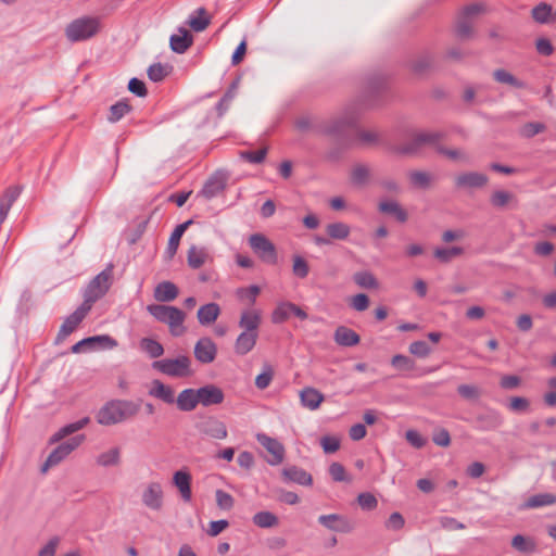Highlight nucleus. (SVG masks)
I'll return each instance as SVG.
<instances>
[{"mask_svg":"<svg viewBox=\"0 0 556 556\" xmlns=\"http://www.w3.org/2000/svg\"><path fill=\"white\" fill-rule=\"evenodd\" d=\"M504 424L502 414L491 407L478 413L472 420L473 428L478 431L488 432L500 429Z\"/></svg>","mask_w":556,"mask_h":556,"instance_id":"10","label":"nucleus"},{"mask_svg":"<svg viewBox=\"0 0 556 556\" xmlns=\"http://www.w3.org/2000/svg\"><path fill=\"white\" fill-rule=\"evenodd\" d=\"M488 181V176L478 172H465L454 178L455 187L460 190L483 188Z\"/></svg>","mask_w":556,"mask_h":556,"instance_id":"14","label":"nucleus"},{"mask_svg":"<svg viewBox=\"0 0 556 556\" xmlns=\"http://www.w3.org/2000/svg\"><path fill=\"white\" fill-rule=\"evenodd\" d=\"M220 314V307L217 303L211 302L200 306L198 309V320L202 326H208L213 324Z\"/></svg>","mask_w":556,"mask_h":556,"instance_id":"29","label":"nucleus"},{"mask_svg":"<svg viewBox=\"0 0 556 556\" xmlns=\"http://www.w3.org/2000/svg\"><path fill=\"white\" fill-rule=\"evenodd\" d=\"M283 481L309 486L313 484L312 475L298 466L285 467L281 470Z\"/></svg>","mask_w":556,"mask_h":556,"instance_id":"22","label":"nucleus"},{"mask_svg":"<svg viewBox=\"0 0 556 556\" xmlns=\"http://www.w3.org/2000/svg\"><path fill=\"white\" fill-rule=\"evenodd\" d=\"M178 295V288L170 281L160 282L154 289V298L159 302L174 301Z\"/></svg>","mask_w":556,"mask_h":556,"instance_id":"34","label":"nucleus"},{"mask_svg":"<svg viewBox=\"0 0 556 556\" xmlns=\"http://www.w3.org/2000/svg\"><path fill=\"white\" fill-rule=\"evenodd\" d=\"M253 522L260 528H273L278 525V518L270 511H258L253 516Z\"/></svg>","mask_w":556,"mask_h":556,"instance_id":"49","label":"nucleus"},{"mask_svg":"<svg viewBox=\"0 0 556 556\" xmlns=\"http://www.w3.org/2000/svg\"><path fill=\"white\" fill-rule=\"evenodd\" d=\"M85 440L84 434L75 435L67 441L60 443L47 457L41 467V471L46 472L49 468L59 465L63 462L73 451H75Z\"/></svg>","mask_w":556,"mask_h":556,"instance_id":"9","label":"nucleus"},{"mask_svg":"<svg viewBox=\"0 0 556 556\" xmlns=\"http://www.w3.org/2000/svg\"><path fill=\"white\" fill-rule=\"evenodd\" d=\"M249 245L262 262L269 265L277 264L278 256L276 247L265 235H251Z\"/></svg>","mask_w":556,"mask_h":556,"instance_id":"8","label":"nucleus"},{"mask_svg":"<svg viewBox=\"0 0 556 556\" xmlns=\"http://www.w3.org/2000/svg\"><path fill=\"white\" fill-rule=\"evenodd\" d=\"M493 78L500 84L509 85L514 88L523 89L527 87L525 81L518 79L511 73L503 68L495 70L493 72Z\"/></svg>","mask_w":556,"mask_h":556,"instance_id":"39","label":"nucleus"},{"mask_svg":"<svg viewBox=\"0 0 556 556\" xmlns=\"http://www.w3.org/2000/svg\"><path fill=\"white\" fill-rule=\"evenodd\" d=\"M455 33L459 39H469L473 36L472 23L469 17L460 15L455 25Z\"/></svg>","mask_w":556,"mask_h":556,"instance_id":"48","label":"nucleus"},{"mask_svg":"<svg viewBox=\"0 0 556 556\" xmlns=\"http://www.w3.org/2000/svg\"><path fill=\"white\" fill-rule=\"evenodd\" d=\"M147 311L157 321L167 325L172 336L180 337L185 333L186 314L180 308L164 304H150L147 306Z\"/></svg>","mask_w":556,"mask_h":556,"instance_id":"3","label":"nucleus"},{"mask_svg":"<svg viewBox=\"0 0 556 556\" xmlns=\"http://www.w3.org/2000/svg\"><path fill=\"white\" fill-rule=\"evenodd\" d=\"M140 348L152 358H157L164 354L163 345L154 339L143 338L140 340Z\"/></svg>","mask_w":556,"mask_h":556,"instance_id":"47","label":"nucleus"},{"mask_svg":"<svg viewBox=\"0 0 556 556\" xmlns=\"http://www.w3.org/2000/svg\"><path fill=\"white\" fill-rule=\"evenodd\" d=\"M408 177L414 187L422 189L428 188L431 181V175L421 170H412Z\"/></svg>","mask_w":556,"mask_h":556,"instance_id":"54","label":"nucleus"},{"mask_svg":"<svg viewBox=\"0 0 556 556\" xmlns=\"http://www.w3.org/2000/svg\"><path fill=\"white\" fill-rule=\"evenodd\" d=\"M216 354L217 346L211 338H201L194 345V356L200 363H212L215 359Z\"/></svg>","mask_w":556,"mask_h":556,"instance_id":"20","label":"nucleus"},{"mask_svg":"<svg viewBox=\"0 0 556 556\" xmlns=\"http://www.w3.org/2000/svg\"><path fill=\"white\" fill-rule=\"evenodd\" d=\"M267 154V148L257 151H241L240 157L252 164H261L264 162Z\"/></svg>","mask_w":556,"mask_h":556,"instance_id":"57","label":"nucleus"},{"mask_svg":"<svg viewBox=\"0 0 556 556\" xmlns=\"http://www.w3.org/2000/svg\"><path fill=\"white\" fill-rule=\"evenodd\" d=\"M444 135L441 131H415L407 141L394 146L391 150L394 153L402 155H415L419 153L425 147H434L443 139Z\"/></svg>","mask_w":556,"mask_h":556,"instance_id":"5","label":"nucleus"},{"mask_svg":"<svg viewBox=\"0 0 556 556\" xmlns=\"http://www.w3.org/2000/svg\"><path fill=\"white\" fill-rule=\"evenodd\" d=\"M260 325L261 313L257 309H247L242 312L239 327L242 328L243 331L257 332Z\"/></svg>","mask_w":556,"mask_h":556,"instance_id":"31","label":"nucleus"},{"mask_svg":"<svg viewBox=\"0 0 556 556\" xmlns=\"http://www.w3.org/2000/svg\"><path fill=\"white\" fill-rule=\"evenodd\" d=\"M552 14V8L551 5L546 3H540L532 10V17L538 23H547L549 21Z\"/></svg>","mask_w":556,"mask_h":556,"instance_id":"55","label":"nucleus"},{"mask_svg":"<svg viewBox=\"0 0 556 556\" xmlns=\"http://www.w3.org/2000/svg\"><path fill=\"white\" fill-rule=\"evenodd\" d=\"M371 176L370 167L366 164H356L351 170V181L357 187L365 186Z\"/></svg>","mask_w":556,"mask_h":556,"instance_id":"38","label":"nucleus"},{"mask_svg":"<svg viewBox=\"0 0 556 556\" xmlns=\"http://www.w3.org/2000/svg\"><path fill=\"white\" fill-rule=\"evenodd\" d=\"M333 338L341 346H354L361 340L359 336L354 330L344 326H340L336 329Z\"/></svg>","mask_w":556,"mask_h":556,"instance_id":"35","label":"nucleus"},{"mask_svg":"<svg viewBox=\"0 0 556 556\" xmlns=\"http://www.w3.org/2000/svg\"><path fill=\"white\" fill-rule=\"evenodd\" d=\"M291 302H281L277 305L271 314V321L274 324L285 323L291 315Z\"/></svg>","mask_w":556,"mask_h":556,"instance_id":"51","label":"nucleus"},{"mask_svg":"<svg viewBox=\"0 0 556 556\" xmlns=\"http://www.w3.org/2000/svg\"><path fill=\"white\" fill-rule=\"evenodd\" d=\"M191 224H192V220L189 219V220L176 226V228L174 229V231L172 232V235L169 237L167 248L165 251L167 258L174 257V255L176 254V252L178 250L179 242H180L182 235L185 233V231L188 229V227Z\"/></svg>","mask_w":556,"mask_h":556,"instance_id":"28","label":"nucleus"},{"mask_svg":"<svg viewBox=\"0 0 556 556\" xmlns=\"http://www.w3.org/2000/svg\"><path fill=\"white\" fill-rule=\"evenodd\" d=\"M139 410L140 403L129 400H112L99 409L97 421L102 426L121 424L135 417Z\"/></svg>","mask_w":556,"mask_h":556,"instance_id":"2","label":"nucleus"},{"mask_svg":"<svg viewBox=\"0 0 556 556\" xmlns=\"http://www.w3.org/2000/svg\"><path fill=\"white\" fill-rule=\"evenodd\" d=\"M378 208L381 213L394 216L395 219L400 223L407 220L406 211L396 201H381Z\"/></svg>","mask_w":556,"mask_h":556,"instance_id":"36","label":"nucleus"},{"mask_svg":"<svg viewBox=\"0 0 556 556\" xmlns=\"http://www.w3.org/2000/svg\"><path fill=\"white\" fill-rule=\"evenodd\" d=\"M329 475L336 482H346L350 478L345 471V468L340 463H332L329 466Z\"/></svg>","mask_w":556,"mask_h":556,"instance_id":"62","label":"nucleus"},{"mask_svg":"<svg viewBox=\"0 0 556 556\" xmlns=\"http://www.w3.org/2000/svg\"><path fill=\"white\" fill-rule=\"evenodd\" d=\"M391 365L401 371H412L416 368L415 361L403 354L394 355L391 359Z\"/></svg>","mask_w":556,"mask_h":556,"instance_id":"52","label":"nucleus"},{"mask_svg":"<svg viewBox=\"0 0 556 556\" xmlns=\"http://www.w3.org/2000/svg\"><path fill=\"white\" fill-rule=\"evenodd\" d=\"M300 400L304 407L315 410L324 401V394L314 388H304L300 392Z\"/></svg>","mask_w":556,"mask_h":556,"instance_id":"32","label":"nucleus"},{"mask_svg":"<svg viewBox=\"0 0 556 556\" xmlns=\"http://www.w3.org/2000/svg\"><path fill=\"white\" fill-rule=\"evenodd\" d=\"M458 394L466 400H477L481 395V391L473 384H460L457 388Z\"/></svg>","mask_w":556,"mask_h":556,"instance_id":"64","label":"nucleus"},{"mask_svg":"<svg viewBox=\"0 0 556 556\" xmlns=\"http://www.w3.org/2000/svg\"><path fill=\"white\" fill-rule=\"evenodd\" d=\"M89 311V307L81 304L74 313L67 316L60 327L56 341H62L68 337L84 320Z\"/></svg>","mask_w":556,"mask_h":556,"instance_id":"16","label":"nucleus"},{"mask_svg":"<svg viewBox=\"0 0 556 556\" xmlns=\"http://www.w3.org/2000/svg\"><path fill=\"white\" fill-rule=\"evenodd\" d=\"M147 73L148 77L154 83L162 81L167 75L166 67L161 63L151 64Z\"/></svg>","mask_w":556,"mask_h":556,"instance_id":"60","label":"nucleus"},{"mask_svg":"<svg viewBox=\"0 0 556 556\" xmlns=\"http://www.w3.org/2000/svg\"><path fill=\"white\" fill-rule=\"evenodd\" d=\"M113 277V265H108L87 286L83 305L91 309L92 304L101 299L110 289Z\"/></svg>","mask_w":556,"mask_h":556,"instance_id":"6","label":"nucleus"},{"mask_svg":"<svg viewBox=\"0 0 556 556\" xmlns=\"http://www.w3.org/2000/svg\"><path fill=\"white\" fill-rule=\"evenodd\" d=\"M260 292H261V289L258 286L251 285L248 288L238 289L237 295L242 300L243 299L248 300L250 302V304H254Z\"/></svg>","mask_w":556,"mask_h":556,"instance_id":"63","label":"nucleus"},{"mask_svg":"<svg viewBox=\"0 0 556 556\" xmlns=\"http://www.w3.org/2000/svg\"><path fill=\"white\" fill-rule=\"evenodd\" d=\"M256 440L268 453H270L271 457L267 459L269 465L277 466L282 463L285 458V447L277 439L265 433H257Z\"/></svg>","mask_w":556,"mask_h":556,"instance_id":"13","label":"nucleus"},{"mask_svg":"<svg viewBox=\"0 0 556 556\" xmlns=\"http://www.w3.org/2000/svg\"><path fill=\"white\" fill-rule=\"evenodd\" d=\"M327 235L333 240H345L351 232V228L348 224L342 222H336L328 224L326 227Z\"/></svg>","mask_w":556,"mask_h":556,"instance_id":"43","label":"nucleus"},{"mask_svg":"<svg viewBox=\"0 0 556 556\" xmlns=\"http://www.w3.org/2000/svg\"><path fill=\"white\" fill-rule=\"evenodd\" d=\"M215 498L217 506L223 510H230L235 505V498L232 495L225 492L224 490H216Z\"/></svg>","mask_w":556,"mask_h":556,"instance_id":"56","label":"nucleus"},{"mask_svg":"<svg viewBox=\"0 0 556 556\" xmlns=\"http://www.w3.org/2000/svg\"><path fill=\"white\" fill-rule=\"evenodd\" d=\"M191 479V475L187 470H178L173 476L174 485L178 489L181 498L187 503L192 498Z\"/></svg>","mask_w":556,"mask_h":556,"instance_id":"24","label":"nucleus"},{"mask_svg":"<svg viewBox=\"0 0 556 556\" xmlns=\"http://www.w3.org/2000/svg\"><path fill=\"white\" fill-rule=\"evenodd\" d=\"M143 505L152 510H160L163 506V490L159 482H150L141 494Z\"/></svg>","mask_w":556,"mask_h":556,"instance_id":"18","label":"nucleus"},{"mask_svg":"<svg viewBox=\"0 0 556 556\" xmlns=\"http://www.w3.org/2000/svg\"><path fill=\"white\" fill-rule=\"evenodd\" d=\"M208 258V253L205 248H198L195 245H192L187 255V262L188 265L193 268L198 269L201 266H203Z\"/></svg>","mask_w":556,"mask_h":556,"instance_id":"37","label":"nucleus"},{"mask_svg":"<svg viewBox=\"0 0 556 556\" xmlns=\"http://www.w3.org/2000/svg\"><path fill=\"white\" fill-rule=\"evenodd\" d=\"M90 422L89 417H84L77 421L71 422L65 425L64 427L60 428L51 438L50 443H56L61 440H63L65 437L75 433L83 428H85Z\"/></svg>","mask_w":556,"mask_h":556,"instance_id":"30","label":"nucleus"},{"mask_svg":"<svg viewBox=\"0 0 556 556\" xmlns=\"http://www.w3.org/2000/svg\"><path fill=\"white\" fill-rule=\"evenodd\" d=\"M435 150L439 153H441V154L445 155L446 157L454 160V161H459L463 163H469V161H470L469 155L464 150L447 149V148L440 146V142L437 144Z\"/></svg>","mask_w":556,"mask_h":556,"instance_id":"53","label":"nucleus"},{"mask_svg":"<svg viewBox=\"0 0 556 556\" xmlns=\"http://www.w3.org/2000/svg\"><path fill=\"white\" fill-rule=\"evenodd\" d=\"M356 124H358V122ZM346 135L353 140V143L345 146L343 142L337 141L342 149H350L357 146H374L379 142L380 138L378 132L359 129L357 125L348 128Z\"/></svg>","mask_w":556,"mask_h":556,"instance_id":"12","label":"nucleus"},{"mask_svg":"<svg viewBox=\"0 0 556 556\" xmlns=\"http://www.w3.org/2000/svg\"><path fill=\"white\" fill-rule=\"evenodd\" d=\"M273 376L274 372L271 367L269 365H265L263 371L255 378V386L260 390L266 389L270 384Z\"/></svg>","mask_w":556,"mask_h":556,"instance_id":"61","label":"nucleus"},{"mask_svg":"<svg viewBox=\"0 0 556 556\" xmlns=\"http://www.w3.org/2000/svg\"><path fill=\"white\" fill-rule=\"evenodd\" d=\"M197 429L200 433L213 439L223 440L227 437L226 425L214 417H208L197 424Z\"/></svg>","mask_w":556,"mask_h":556,"instance_id":"19","label":"nucleus"},{"mask_svg":"<svg viewBox=\"0 0 556 556\" xmlns=\"http://www.w3.org/2000/svg\"><path fill=\"white\" fill-rule=\"evenodd\" d=\"M258 338V332L242 331L235 343V352L245 355L253 350Z\"/></svg>","mask_w":556,"mask_h":556,"instance_id":"25","label":"nucleus"},{"mask_svg":"<svg viewBox=\"0 0 556 556\" xmlns=\"http://www.w3.org/2000/svg\"><path fill=\"white\" fill-rule=\"evenodd\" d=\"M556 504V495L553 493H539L529 497L526 502V508H539Z\"/></svg>","mask_w":556,"mask_h":556,"instance_id":"41","label":"nucleus"},{"mask_svg":"<svg viewBox=\"0 0 556 556\" xmlns=\"http://www.w3.org/2000/svg\"><path fill=\"white\" fill-rule=\"evenodd\" d=\"M318 522L333 532L349 533L353 530L352 522L346 517L339 514L320 515Z\"/></svg>","mask_w":556,"mask_h":556,"instance_id":"17","label":"nucleus"},{"mask_svg":"<svg viewBox=\"0 0 556 556\" xmlns=\"http://www.w3.org/2000/svg\"><path fill=\"white\" fill-rule=\"evenodd\" d=\"M464 254V249L460 247H450V248H435L433 251V256L441 263L447 264L452 260Z\"/></svg>","mask_w":556,"mask_h":556,"instance_id":"40","label":"nucleus"},{"mask_svg":"<svg viewBox=\"0 0 556 556\" xmlns=\"http://www.w3.org/2000/svg\"><path fill=\"white\" fill-rule=\"evenodd\" d=\"M192 43L193 36L185 27H179L178 34H174L169 38L170 49L178 54L185 53Z\"/></svg>","mask_w":556,"mask_h":556,"instance_id":"23","label":"nucleus"},{"mask_svg":"<svg viewBox=\"0 0 556 556\" xmlns=\"http://www.w3.org/2000/svg\"><path fill=\"white\" fill-rule=\"evenodd\" d=\"M199 404L207 407L223 403L225 395L220 388L215 384H206L197 389Z\"/></svg>","mask_w":556,"mask_h":556,"instance_id":"21","label":"nucleus"},{"mask_svg":"<svg viewBox=\"0 0 556 556\" xmlns=\"http://www.w3.org/2000/svg\"><path fill=\"white\" fill-rule=\"evenodd\" d=\"M97 464L102 467L117 466L121 463L119 447H113L98 455Z\"/></svg>","mask_w":556,"mask_h":556,"instance_id":"45","label":"nucleus"},{"mask_svg":"<svg viewBox=\"0 0 556 556\" xmlns=\"http://www.w3.org/2000/svg\"><path fill=\"white\" fill-rule=\"evenodd\" d=\"M177 407L181 412H191L199 405L197 389H185L176 399Z\"/></svg>","mask_w":556,"mask_h":556,"instance_id":"27","label":"nucleus"},{"mask_svg":"<svg viewBox=\"0 0 556 556\" xmlns=\"http://www.w3.org/2000/svg\"><path fill=\"white\" fill-rule=\"evenodd\" d=\"M149 394L155 399L163 401L166 404H173L175 402L174 390L169 386L164 384L160 380H154L152 382V387L149 391Z\"/></svg>","mask_w":556,"mask_h":556,"instance_id":"33","label":"nucleus"},{"mask_svg":"<svg viewBox=\"0 0 556 556\" xmlns=\"http://www.w3.org/2000/svg\"><path fill=\"white\" fill-rule=\"evenodd\" d=\"M152 368L170 378H187L194 374L191 367V358L187 355H179L176 358H163L154 361Z\"/></svg>","mask_w":556,"mask_h":556,"instance_id":"7","label":"nucleus"},{"mask_svg":"<svg viewBox=\"0 0 556 556\" xmlns=\"http://www.w3.org/2000/svg\"><path fill=\"white\" fill-rule=\"evenodd\" d=\"M546 126L543 123L530 122L525 124L520 129V135L525 138H532L535 135L543 132Z\"/></svg>","mask_w":556,"mask_h":556,"instance_id":"59","label":"nucleus"},{"mask_svg":"<svg viewBox=\"0 0 556 556\" xmlns=\"http://www.w3.org/2000/svg\"><path fill=\"white\" fill-rule=\"evenodd\" d=\"M100 30V17L84 15L68 23L65 27L64 34L70 42L75 43L93 38Z\"/></svg>","mask_w":556,"mask_h":556,"instance_id":"4","label":"nucleus"},{"mask_svg":"<svg viewBox=\"0 0 556 556\" xmlns=\"http://www.w3.org/2000/svg\"><path fill=\"white\" fill-rule=\"evenodd\" d=\"M387 88V78L377 74L367 78L364 90L359 99L346 105L338 115L329 119L321 121L315 116L303 115L295 122V126L301 131H313L319 135L330 136L336 141L351 146L353 140L346 135L350 127H354L359 121L361 106H371L375 104L374 98Z\"/></svg>","mask_w":556,"mask_h":556,"instance_id":"1","label":"nucleus"},{"mask_svg":"<svg viewBox=\"0 0 556 556\" xmlns=\"http://www.w3.org/2000/svg\"><path fill=\"white\" fill-rule=\"evenodd\" d=\"M117 346V341L109 334H100L85 338L72 346L73 353H83L87 351L96 350L97 348L102 349H114Z\"/></svg>","mask_w":556,"mask_h":556,"instance_id":"11","label":"nucleus"},{"mask_svg":"<svg viewBox=\"0 0 556 556\" xmlns=\"http://www.w3.org/2000/svg\"><path fill=\"white\" fill-rule=\"evenodd\" d=\"M511 546L516 551L525 554H532L536 551L534 540L522 534H517L511 539Z\"/></svg>","mask_w":556,"mask_h":556,"instance_id":"44","label":"nucleus"},{"mask_svg":"<svg viewBox=\"0 0 556 556\" xmlns=\"http://www.w3.org/2000/svg\"><path fill=\"white\" fill-rule=\"evenodd\" d=\"M228 175L226 172H215L204 184L200 194L207 200L218 195L226 187Z\"/></svg>","mask_w":556,"mask_h":556,"instance_id":"15","label":"nucleus"},{"mask_svg":"<svg viewBox=\"0 0 556 556\" xmlns=\"http://www.w3.org/2000/svg\"><path fill=\"white\" fill-rule=\"evenodd\" d=\"M131 109H132L131 105L128 104L127 101L119 100L110 106L108 121L110 123H117L125 115H127L131 111Z\"/></svg>","mask_w":556,"mask_h":556,"instance_id":"42","label":"nucleus"},{"mask_svg":"<svg viewBox=\"0 0 556 556\" xmlns=\"http://www.w3.org/2000/svg\"><path fill=\"white\" fill-rule=\"evenodd\" d=\"M195 33H201L211 24V17L204 8H198L188 17L186 22Z\"/></svg>","mask_w":556,"mask_h":556,"instance_id":"26","label":"nucleus"},{"mask_svg":"<svg viewBox=\"0 0 556 556\" xmlns=\"http://www.w3.org/2000/svg\"><path fill=\"white\" fill-rule=\"evenodd\" d=\"M513 201H515L514 194L505 190H496L490 198L491 204L496 208H504Z\"/></svg>","mask_w":556,"mask_h":556,"instance_id":"50","label":"nucleus"},{"mask_svg":"<svg viewBox=\"0 0 556 556\" xmlns=\"http://www.w3.org/2000/svg\"><path fill=\"white\" fill-rule=\"evenodd\" d=\"M408 350L413 355L419 358H425L431 353L430 345L422 340L412 342Z\"/></svg>","mask_w":556,"mask_h":556,"instance_id":"58","label":"nucleus"},{"mask_svg":"<svg viewBox=\"0 0 556 556\" xmlns=\"http://www.w3.org/2000/svg\"><path fill=\"white\" fill-rule=\"evenodd\" d=\"M354 282L364 289H377L379 287L377 278L368 270H361L353 275Z\"/></svg>","mask_w":556,"mask_h":556,"instance_id":"46","label":"nucleus"}]
</instances>
